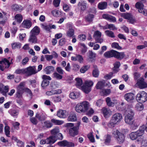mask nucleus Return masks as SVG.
Returning a JSON list of instances; mask_svg holds the SVG:
<instances>
[{
	"label": "nucleus",
	"mask_w": 147,
	"mask_h": 147,
	"mask_svg": "<svg viewBox=\"0 0 147 147\" xmlns=\"http://www.w3.org/2000/svg\"><path fill=\"white\" fill-rule=\"evenodd\" d=\"M89 106L88 102L84 101L77 104L75 107V110L78 113H85L88 110Z\"/></svg>",
	"instance_id": "obj_1"
},
{
	"label": "nucleus",
	"mask_w": 147,
	"mask_h": 147,
	"mask_svg": "<svg viewBox=\"0 0 147 147\" xmlns=\"http://www.w3.org/2000/svg\"><path fill=\"white\" fill-rule=\"evenodd\" d=\"M122 118V115L119 113H117L114 114L110 120L108 125L109 127L111 128L113 127L115 125L120 122Z\"/></svg>",
	"instance_id": "obj_2"
},
{
	"label": "nucleus",
	"mask_w": 147,
	"mask_h": 147,
	"mask_svg": "<svg viewBox=\"0 0 147 147\" xmlns=\"http://www.w3.org/2000/svg\"><path fill=\"white\" fill-rule=\"evenodd\" d=\"M127 111L128 113L125 117V121L126 123L130 125H132L134 123V113L133 111L130 109H128Z\"/></svg>",
	"instance_id": "obj_3"
},
{
	"label": "nucleus",
	"mask_w": 147,
	"mask_h": 147,
	"mask_svg": "<svg viewBox=\"0 0 147 147\" xmlns=\"http://www.w3.org/2000/svg\"><path fill=\"white\" fill-rule=\"evenodd\" d=\"M114 137L117 142L120 144H122L124 141L125 136L124 135L117 130L114 132Z\"/></svg>",
	"instance_id": "obj_4"
},
{
	"label": "nucleus",
	"mask_w": 147,
	"mask_h": 147,
	"mask_svg": "<svg viewBox=\"0 0 147 147\" xmlns=\"http://www.w3.org/2000/svg\"><path fill=\"white\" fill-rule=\"evenodd\" d=\"M37 73L36 66H30L25 68V75L26 76H29Z\"/></svg>",
	"instance_id": "obj_5"
},
{
	"label": "nucleus",
	"mask_w": 147,
	"mask_h": 147,
	"mask_svg": "<svg viewBox=\"0 0 147 147\" xmlns=\"http://www.w3.org/2000/svg\"><path fill=\"white\" fill-rule=\"evenodd\" d=\"M136 99L138 102H145L147 100V94L144 91L138 93L137 95Z\"/></svg>",
	"instance_id": "obj_6"
},
{
	"label": "nucleus",
	"mask_w": 147,
	"mask_h": 147,
	"mask_svg": "<svg viewBox=\"0 0 147 147\" xmlns=\"http://www.w3.org/2000/svg\"><path fill=\"white\" fill-rule=\"evenodd\" d=\"M25 83L24 82H21L17 87V91L16 95L18 98L22 96V94L24 92L26 88L25 87Z\"/></svg>",
	"instance_id": "obj_7"
},
{
	"label": "nucleus",
	"mask_w": 147,
	"mask_h": 147,
	"mask_svg": "<svg viewBox=\"0 0 147 147\" xmlns=\"http://www.w3.org/2000/svg\"><path fill=\"white\" fill-rule=\"evenodd\" d=\"M121 16L124 19L127 20L130 23L133 24L136 22L135 19L133 18L132 15L130 13H122Z\"/></svg>",
	"instance_id": "obj_8"
},
{
	"label": "nucleus",
	"mask_w": 147,
	"mask_h": 147,
	"mask_svg": "<svg viewBox=\"0 0 147 147\" xmlns=\"http://www.w3.org/2000/svg\"><path fill=\"white\" fill-rule=\"evenodd\" d=\"M42 28L45 30L47 32H51V29H55L56 27L55 25H52L51 24H49L47 25L46 24H41Z\"/></svg>",
	"instance_id": "obj_9"
},
{
	"label": "nucleus",
	"mask_w": 147,
	"mask_h": 147,
	"mask_svg": "<svg viewBox=\"0 0 147 147\" xmlns=\"http://www.w3.org/2000/svg\"><path fill=\"white\" fill-rule=\"evenodd\" d=\"M101 33L99 31H95L93 34V37L96 41L98 43H101L103 41V39L101 38Z\"/></svg>",
	"instance_id": "obj_10"
},
{
	"label": "nucleus",
	"mask_w": 147,
	"mask_h": 147,
	"mask_svg": "<svg viewBox=\"0 0 147 147\" xmlns=\"http://www.w3.org/2000/svg\"><path fill=\"white\" fill-rule=\"evenodd\" d=\"M137 84L139 88L141 89L147 87V84L144 81V80L142 78H140L138 80Z\"/></svg>",
	"instance_id": "obj_11"
},
{
	"label": "nucleus",
	"mask_w": 147,
	"mask_h": 147,
	"mask_svg": "<svg viewBox=\"0 0 147 147\" xmlns=\"http://www.w3.org/2000/svg\"><path fill=\"white\" fill-rule=\"evenodd\" d=\"M102 112L105 118L109 117L112 114V111L110 109L105 107L102 109Z\"/></svg>",
	"instance_id": "obj_12"
},
{
	"label": "nucleus",
	"mask_w": 147,
	"mask_h": 147,
	"mask_svg": "<svg viewBox=\"0 0 147 147\" xmlns=\"http://www.w3.org/2000/svg\"><path fill=\"white\" fill-rule=\"evenodd\" d=\"M69 27L68 30L66 33V36L69 37H74L73 35L74 34V30L71 24H69L67 25Z\"/></svg>",
	"instance_id": "obj_13"
},
{
	"label": "nucleus",
	"mask_w": 147,
	"mask_h": 147,
	"mask_svg": "<svg viewBox=\"0 0 147 147\" xmlns=\"http://www.w3.org/2000/svg\"><path fill=\"white\" fill-rule=\"evenodd\" d=\"M78 128L73 127L69 129V133L70 136L74 137L78 134Z\"/></svg>",
	"instance_id": "obj_14"
},
{
	"label": "nucleus",
	"mask_w": 147,
	"mask_h": 147,
	"mask_svg": "<svg viewBox=\"0 0 147 147\" xmlns=\"http://www.w3.org/2000/svg\"><path fill=\"white\" fill-rule=\"evenodd\" d=\"M115 51L112 50L105 52L104 54V55L106 58H109L113 57H115Z\"/></svg>",
	"instance_id": "obj_15"
},
{
	"label": "nucleus",
	"mask_w": 147,
	"mask_h": 147,
	"mask_svg": "<svg viewBox=\"0 0 147 147\" xmlns=\"http://www.w3.org/2000/svg\"><path fill=\"white\" fill-rule=\"evenodd\" d=\"M135 7L138 9V11L140 13H143L144 11L146 10L144 9V5L140 2H137L136 4Z\"/></svg>",
	"instance_id": "obj_16"
},
{
	"label": "nucleus",
	"mask_w": 147,
	"mask_h": 147,
	"mask_svg": "<svg viewBox=\"0 0 147 147\" xmlns=\"http://www.w3.org/2000/svg\"><path fill=\"white\" fill-rule=\"evenodd\" d=\"M102 17L110 22H114L116 21V18L108 14H104L102 15Z\"/></svg>",
	"instance_id": "obj_17"
},
{
	"label": "nucleus",
	"mask_w": 147,
	"mask_h": 147,
	"mask_svg": "<svg viewBox=\"0 0 147 147\" xmlns=\"http://www.w3.org/2000/svg\"><path fill=\"white\" fill-rule=\"evenodd\" d=\"M8 86H4L2 84H0V92H1L3 95H6V93L8 92Z\"/></svg>",
	"instance_id": "obj_18"
},
{
	"label": "nucleus",
	"mask_w": 147,
	"mask_h": 147,
	"mask_svg": "<svg viewBox=\"0 0 147 147\" xmlns=\"http://www.w3.org/2000/svg\"><path fill=\"white\" fill-rule=\"evenodd\" d=\"M57 116L61 118H65L66 117V111L65 110L60 109L57 112Z\"/></svg>",
	"instance_id": "obj_19"
},
{
	"label": "nucleus",
	"mask_w": 147,
	"mask_h": 147,
	"mask_svg": "<svg viewBox=\"0 0 147 147\" xmlns=\"http://www.w3.org/2000/svg\"><path fill=\"white\" fill-rule=\"evenodd\" d=\"M125 56V55L124 52H119L115 51V58L121 60L123 59Z\"/></svg>",
	"instance_id": "obj_20"
},
{
	"label": "nucleus",
	"mask_w": 147,
	"mask_h": 147,
	"mask_svg": "<svg viewBox=\"0 0 147 147\" xmlns=\"http://www.w3.org/2000/svg\"><path fill=\"white\" fill-rule=\"evenodd\" d=\"M125 99L127 101H130L134 99V95L133 93H129L126 94L124 95Z\"/></svg>",
	"instance_id": "obj_21"
},
{
	"label": "nucleus",
	"mask_w": 147,
	"mask_h": 147,
	"mask_svg": "<svg viewBox=\"0 0 147 147\" xmlns=\"http://www.w3.org/2000/svg\"><path fill=\"white\" fill-rule=\"evenodd\" d=\"M40 32V29L38 26H36L31 31L30 34L36 36L39 34Z\"/></svg>",
	"instance_id": "obj_22"
},
{
	"label": "nucleus",
	"mask_w": 147,
	"mask_h": 147,
	"mask_svg": "<svg viewBox=\"0 0 147 147\" xmlns=\"http://www.w3.org/2000/svg\"><path fill=\"white\" fill-rule=\"evenodd\" d=\"M57 140L55 136H51L47 139V144H51L55 143Z\"/></svg>",
	"instance_id": "obj_23"
},
{
	"label": "nucleus",
	"mask_w": 147,
	"mask_h": 147,
	"mask_svg": "<svg viewBox=\"0 0 147 147\" xmlns=\"http://www.w3.org/2000/svg\"><path fill=\"white\" fill-rule=\"evenodd\" d=\"M67 120L69 121H74L77 120L76 116L74 113H71L67 118Z\"/></svg>",
	"instance_id": "obj_24"
},
{
	"label": "nucleus",
	"mask_w": 147,
	"mask_h": 147,
	"mask_svg": "<svg viewBox=\"0 0 147 147\" xmlns=\"http://www.w3.org/2000/svg\"><path fill=\"white\" fill-rule=\"evenodd\" d=\"M145 130V125H143L140 127L138 130L136 132L138 136H140L144 134V131Z\"/></svg>",
	"instance_id": "obj_25"
},
{
	"label": "nucleus",
	"mask_w": 147,
	"mask_h": 147,
	"mask_svg": "<svg viewBox=\"0 0 147 147\" xmlns=\"http://www.w3.org/2000/svg\"><path fill=\"white\" fill-rule=\"evenodd\" d=\"M54 67L52 66L47 67L44 69V71L47 74H50L51 72L54 71Z\"/></svg>",
	"instance_id": "obj_26"
},
{
	"label": "nucleus",
	"mask_w": 147,
	"mask_h": 147,
	"mask_svg": "<svg viewBox=\"0 0 147 147\" xmlns=\"http://www.w3.org/2000/svg\"><path fill=\"white\" fill-rule=\"evenodd\" d=\"M0 64L4 65L5 68H8L10 65V63L7 59L5 58L1 61H0Z\"/></svg>",
	"instance_id": "obj_27"
},
{
	"label": "nucleus",
	"mask_w": 147,
	"mask_h": 147,
	"mask_svg": "<svg viewBox=\"0 0 147 147\" xmlns=\"http://www.w3.org/2000/svg\"><path fill=\"white\" fill-rule=\"evenodd\" d=\"M35 117L38 119V120L40 121H44L46 118V117L45 115L43 114L40 115L38 113H36Z\"/></svg>",
	"instance_id": "obj_28"
},
{
	"label": "nucleus",
	"mask_w": 147,
	"mask_h": 147,
	"mask_svg": "<svg viewBox=\"0 0 147 147\" xmlns=\"http://www.w3.org/2000/svg\"><path fill=\"white\" fill-rule=\"evenodd\" d=\"M80 95V93L78 92H72L69 94V97L73 99H75L78 98Z\"/></svg>",
	"instance_id": "obj_29"
},
{
	"label": "nucleus",
	"mask_w": 147,
	"mask_h": 147,
	"mask_svg": "<svg viewBox=\"0 0 147 147\" xmlns=\"http://www.w3.org/2000/svg\"><path fill=\"white\" fill-rule=\"evenodd\" d=\"M37 39L36 36L30 34L28 41L32 43H36L37 42Z\"/></svg>",
	"instance_id": "obj_30"
},
{
	"label": "nucleus",
	"mask_w": 147,
	"mask_h": 147,
	"mask_svg": "<svg viewBox=\"0 0 147 147\" xmlns=\"http://www.w3.org/2000/svg\"><path fill=\"white\" fill-rule=\"evenodd\" d=\"M107 5V3L105 2H101L99 3L98 5V8L102 10L106 8Z\"/></svg>",
	"instance_id": "obj_31"
},
{
	"label": "nucleus",
	"mask_w": 147,
	"mask_h": 147,
	"mask_svg": "<svg viewBox=\"0 0 147 147\" xmlns=\"http://www.w3.org/2000/svg\"><path fill=\"white\" fill-rule=\"evenodd\" d=\"M78 5L80 9L82 11H84L86 8L87 4L84 1L79 2Z\"/></svg>",
	"instance_id": "obj_32"
},
{
	"label": "nucleus",
	"mask_w": 147,
	"mask_h": 147,
	"mask_svg": "<svg viewBox=\"0 0 147 147\" xmlns=\"http://www.w3.org/2000/svg\"><path fill=\"white\" fill-rule=\"evenodd\" d=\"M51 122L55 125H60L63 123V121H62L56 119H52L51 120Z\"/></svg>",
	"instance_id": "obj_33"
},
{
	"label": "nucleus",
	"mask_w": 147,
	"mask_h": 147,
	"mask_svg": "<svg viewBox=\"0 0 147 147\" xmlns=\"http://www.w3.org/2000/svg\"><path fill=\"white\" fill-rule=\"evenodd\" d=\"M105 81L98 82L96 85V88L97 89H102L104 86Z\"/></svg>",
	"instance_id": "obj_34"
},
{
	"label": "nucleus",
	"mask_w": 147,
	"mask_h": 147,
	"mask_svg": "<svg viewBox=\"0 0 147 147\" xmlns=\"http://www.w3.org/2000/svg\"><path fill=\"white\" fill-rule=\"evenodd\" d=\"M94 69L93 71V76L94 77H98L99 75V71L98 69L97 68L96 66L94 65Z\"/></svg>",
	"instance_id": "obj_35"
},
{
	"label": "nucleus",
	"mask_w": 147,
	"mask_h": 147,
	"mask_svg": "<svg viewBox=\"0 0 147 147\" xmlns=\"http://www.w3.org/2000/svg\"><path fill=\"white\" fill-rule=\"evenodd\" d=\"M105 34L107 36L112 38L115 37L114 32L110 30H106L105 31Z\"/></svg>",
	"instance_id": "obj_36"
},
{
	"label": "nucleus",
	"mask_w": 147,
	"mask_h": 147,
	"mask_svg": "<svg viewBox=\"0 0 147 147\" xmlns=\"http://www.w3.org/2000/svg\"><path fill=\"white\" fill-rule=\"evenodd\" d=\"M138 137L139 136L136 131L131 132L129 134V137L132 140H136Z\"/></svg>",
	"instance_id": "obj_37"
},
{
	"label": "nucleus",
	"mask_w": 147,
	"mask_h": 147,
	"mask_svg": "<svg viewBox=\"0 0 147 147\" xmlns=\"http://www.w3.org/2000/svg\"><path fill=\"white\" fill-rule=\"evenodd\" d=\"M82 89L83 91L86 93L88 94L89 93L91 90V88L88 87L85 85H83L82 87Z\"/></svg>",
	"instance_id": "obj_38"
},
{
	"label": "nucleus",
	"mask_w": 147,
	"mask_h": 147,
	"mask_svg": "<svg viewBox=\"0 0 147 147\" xmlns=\"http://www.w3.org/2000/svg\"><path fill=\"white\" fill-rule=\"evenodd\" d=\"M142 103V102H140L136 104L135 108L138 111H141L143 110L144 106Z\"/></svg>",
	"instance_id": "obj_39"
},
{
	"label": "nucleus",
	"mask_w": 147,
	"mask_h": 147,
	"mask_svg": "<svg viewBox=\"0 0 147 147\" xmlns=\"http://www.w3.org/2000/svg\"><path fill=\"white\" fill-rule=\"evenodd\" d=\"M106 101L107 105L109 106H113L116 102L115 101L112 102L111 100V98L109 97L106 98Z\"/></svg>",
	"instance_id": "obj_40"
},
{
	"label": "nucleus",
	"mask_w": 147,
	"mask_h": 147,
	"mask_svg": "<svg viewBox=\"0 0 147 147\" xmlns=\"http://www.w3.org/2000/svg\"><path fill=\"white\" fill-rule=\"evenodd\" d=\"M53 77L57 80H60L62 79L63 76L62 75L55 72L53 74Z\"/></svg>",
	"instance_id": "obj_41"
},
{
	"label": "nucleus",
	"mask_w": 147,
	"mask_h": 147,
	"mask_svg": "<svg viewBox=\"0 0 147 147\" xmlns=\"http://www.w3.org/2000/svg\"><path fill=\"white\" fill-rule=\"evenodd\" d=\"M59 132L60 131L59 128L56 127L52 130L51 131V133L52 135L55 136L58 134Z\"/></svg>",
	"instance_id": "obj_42"
},
{
	"label": "nucleus",
	"mask_w": 147,
	"mask_h": 147,
	"mask_svg": "<svg viewBox=\"0 0 147 147\" xmlns=\"http://www.w3.org/2000/svg\"><path fill=\"white\" fill-rule=\"evenodd\" d=\"M94 17V15L93 14H89L86 17L85 19L87 21L90 22L92 21Z\"/></svg>",
	"instance_id": "obj_43"
},
{
	"label": "nucleus",
	"mask_w": 147,
	"mask_h": 147,
	"mask_svg": "<svg viewBox=\"0 0 147 147\" xmlns=\"http://www.w3.org/2000/svg\"><path fill=\"white\" fill-rule=\"evenodd\" d=\"M23 24L24 25V27L27 28H29L32 26L31 23L28 21H24Z\"/></svg>",
	"instance_id": "obj_44"
},
{
	"label": "nucleus",
	"mask_w": 147,
	"mask_h": 147,
	"mask_svg": "<svg viewBox=\"0 0 147 147\" xmlns=\"http://www.w3.org/2000/svg\"><path fill=\"white\" fill-rule=\"evenodd\" d=\"M53 125L52 123L49 121H45L44 122V127L47 128H49Z\"/></svg>",
	"instance_id": "obj_45"
},
{
	"label": "nucleus",
	"mask_w": 147,
	"mask_h": 147,
	"mask_svg": "<svg viewBox=\"0 0 147 147\" xmlns=\"http://www.w3.org/2000/svg\"><path fill=\"white\" fill-rule=\"evenodd\" d=\"M15 73L16 74L25 75V69H17L16 70Z\"/></svg>",
	"instance_id": "obj_46"
},
{
	"label": "nucleus",
	"mask_w": 147,
	"mask_h": 147,
	"mask_svg": "<svg viewBox=\"0 0 147 147\" xmlns=\"http://www.w3.org/2000/svg\"><path fill=\"white\" fill-rule=\"evenodd\" d=\"M111 141V136L107 134L106 137V139L105 140L104 143L106 145H108L110 143Z\"/></svg>",
	"instance_id": "obj_47"
},
{
	"label": "nucleus",
	"mask_w": 147,
	"mask_h": 147,
	"mask_svg": "<svg viewBox=\"0 0 147 147\" xmlns=\"http://www.w3.org/2000/svg\"><path fill=\"white\" fill-rule=\"evenodd\" d=\"M5 124L6 125V123H5ZM4 129L5 135L9 137V135L10 134V128L9 127L6 125Z\"/></svg>",
	"instance_id": "obj_48"
},
{
	"label": "nucleus",
	"mask_w": 147,
	"mask_h": 147,
	"mask_svg": "<svg viewBox=\"0 0 147 147\" xmlns=\"http://www.w3.org/2000/svg\"><path fill=\"white\" fill-rule=\"evenodd\" d=\"M15 18L17 20V21L19 23H20L22 20V15L19 14H16L15 17Z\"/></svg>",
	"instance_id": "obj_49"
},
{
	"label": "nucleus",
	"mask_w": 147,
	"mask_h": 147,
	"mask_svg": "<svg viewBox=\"0 0 147 147\" xmlns=\"http://www.w3.org/2000/svg\"><path fill=\"white\" fill-rule=\"evenodd\" d=\"M49 80H43L42 81L41 86L43 88H45L46 87L49 85Z\"/></svg>",
	"instance_id": "obj_50"
},
{
	"label": "nucleus",
	"mask_w": 147,
	"mask_h": 147,
	"mask_svg": "<svg viewBox=\"0 0 147 147\" xmlns=\"http://www.w3.org/2000/svg\"><path fill=\"white\" fill-rule=\"evenodd\" d=\"M111 47L113 48H115L117 49H120L122 48L119 45L118 43L115 42L112 43Z\"/></svg>",
	"instance_id": "obj_51"
},
{
	"label": "nucleus",
	"mask_w": 147,
	"mask_h": 147,
	"mask_svg": "<svg viewBox=\"0 0 147 147\" xmlns=\"http://www.w3.org/2000/svg\"><path fill=\"white\" fill-rule=\"evenodd\" d=\"M87 137L91 142H95L94 138L92 133L90 132L89 134L87 135Z\"/></svg>",
	"instance_id": "obj_52"
},
{
	"label": "nucleus",
	"mask_w": 147,
	"mask_h": 147,
	"mask_svg": "<svg viewBox=\"0 0 147 147\" xmlns=\"http://www.w3.org/2000/svg\"><path fill=\"white\" fill-rule=\"evenodd\" d=\"M11 45L12 48L13 49H16V48H20L21 46V45L19 42H16L12 44Z\"/></svg>",
	"instance_id": "obj_53"
},
{
	"label": "nucleus",
	"mask_w": 147,
	"mask_h": 147,
	"mask_svg": "<svg viewBox=\"0 0 147 147\" xmlns=\"http://www.w3.org/2000/svg\"><path fill=\"white\" fill-rule=\"evenodd\" d=\"M12 9L15 11H18L21 9V6L17 4H14L12 6Z\"/></svg>",
	"instance_id": "obj_54"
},
{
	"label": "nucleus",
	"mask_w": 147,
	"mask_h": 147,
	"mask_svg": "<svg viewBox=\"0 0 147 147\" xmlns=\"http://www.w3.org/2000/svg\"><path fill=\"white\" fill-rule=\"evenodd\" d=\"M89 68V66L88 65L84 66L81 68L80 70V72L82 73H84Z\"/></svg>",
	"instance_id": "obj_55"
},
{
	"label": "nucleus",
	"mask_w": 147,
	"mask_h": 147,
	"mask_svg": "<svg viewBox=\"0 0 147 147\" xmlns=\"http://www.w3.org/2000/svg\"><path fill=\"white\" fill-rule=\"evenodd\" d=\"M67 141L63 140L58 142L57 144L60 146H67Z\"/></svg>",
	"instance_id": "obj_56"
},
{
	"label": "nucleus",
	"mask_w": 147,
	"mask_h": 147,
	"mask_svg": "<svg viewBox=\"0 0 147 147\" xmlns=\"http://www.w3.org/2000/svg\"><path fill=\"white\" fill-rule=\"evenodd\" d=\"M108 29L111 30H116L117 29L115 26L113 24H108Z\"/></svg>",
	"instance_id": "obj_57"
},
{
	"label": "nucleus",
	"mask_w": 147,
	"mask_h": 147,
	"mask_svg": "<svg viewBox=\"0 0 147 147\" xmlns=\"http://www.w3.org/2000/svg\"><path fill=\"white\" fill-rule=\"evenodd\" d=\"M60 1V0H54L53 4L55 7H57L59 6Z\"/></svg>",
	"instance_id": "obj_58"
},
{
	"label": "nucleus",
	"mask_w": 147,
	"mask_h": 147,
	"mask_svg": "<svg viewBox=\"0 0 147 147\" xmlns=\"http://www.w3.org/2000/svg\"><path fill=\"white\" fill-rule=\"evenodd\" d=\"M75 80L76 81V85L77 86H80L82 84V80L80 78H76Z\"/></svg>",
	"instance_id": "obj_59"
},
{
	"label": "nucleus",
	"mask_w": 147,
	"mask_h": 147,
	"mask_svg": "<svg viewBox=\"0 0 147 147\" xmlns=\"http://www.w3.org/2000/svg\"><path fill=\"white\" fill-rule=\"evenodd\" d=\"M78 38L81 41H84L86 40V36L84 34H81L78 36Z\"/></svg>",
	"instance_id": "obj_60"
},
{
	"label": "nucleus",
	"mask_w": 147,
	"mask_h": 147,
	"mask_svg": "<svg viewBox=\"0 0 147 147\" xmlns=\"http://www.w3.org/2000/svg\"><path fill=\"white\" fill-rule=\"evenodd\" d=\"M88 57L92 59L94 58L95 56V54L91 51H89L88 52Z\"/></svg>",
	"instance_id": "obj_61"
},
{
	"label": "nucleus",
	"mask_w": 147,
	"mask_h": 147,
	"mask_svg": "<svg viewBox=\"0 0 147 147\" xmlns=\"http://www.w3.org/2000/svg\"><path fill=\"white\" fill-rule=\"evenodd\" d=\"M93 84V83L92 81L88 80L85 82V85L86 86L90 87Z\"/></svg>",
	"instance_id": "obj_62"
},
{
	"label": "nucleus",
	"mask_w": 147,
	"mask_h": 147,
	"mask_svg": "<svg viewBox=\"0 0 147 147\" xmlns=\"http://www.w3.org/2000/svg\"><path fill=\"white\" fill-rule=\"evenodd\" d=\"M56 70L58 72V73L59 74L61 75H62L64 73V71L60 67H57L56 68Z\"/></svg>",
	"instance_id": "obj_63"
},
{
	"label": "nucleus",
	"mask_w": 147,
	"mask_h": 147,
	"mask_svg": "<svg viewBox=\"0 0 147 147\" xmlns=\"http://www.w3.org/2000/svg\"><path fill=\"white\" fill-rule=\"evenodd\" d=\"M53 100L55 102H57L61 101V99L60 96H55L53 97Z\"/></svg>",
	"instance_id": "obj_64"
}]
</instances>
